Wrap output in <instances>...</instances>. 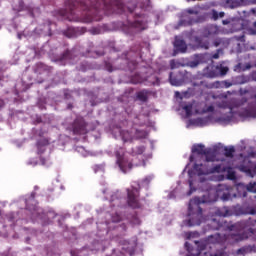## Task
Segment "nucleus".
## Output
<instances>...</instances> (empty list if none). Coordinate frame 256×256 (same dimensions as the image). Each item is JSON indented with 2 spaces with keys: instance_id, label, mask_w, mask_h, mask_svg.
<instances>
[{
  "instance_id": "obj_63",
  "label": "nucleus",
  "mask_w": 256,
  "mask_h": 256,
  "mask_svg": "<svg viewBox=\"0 0 256 256\" xmlns=\"http://www.w3.org/2000/svg\"><path fill=\"white\" fill-rule=\"evenodd\" d=\"M189 185H190V187L193 185V182L192 181H189Z\"/></svg>"
},
{
  "instance_id": "obj_2",
  "label": "nucleus",
  "mask_w": 256,
  "mask_h": 256,
  "mask_svg": "<svg viewBox=\"0 0 256 256\" xmlns=\"http://www.w3.org/2000/svg\"><path fill=\"white\" fill-rule=\"evenodd\" d=\"M200 201L198 198L190 200L188 205V220L184 221V225L187 227H195L203 223V209L200 206Z\"/></svg>"
},
{
  "instance_id": "obj_56",
  "label": "nucleus",
  "mask_w": 256,
  "mask_h": 256,
  "mask_svg": "<svg viewBox=\"0 0 256 256\" xmlns=\"http://www.w3.org/2000/svg\"><path fill=\"white\" fill-rule=\"evenodd\" d=\"M135 219V222L137 225H139L141 222L139 221V218H134Z\"/></svg>"
},
{
  "instance_id": "obj_23",
  "label": "nucleus",
  "mask_w": 256,
  "mask_h": 256,
  "mask_svg": "<svg viewBox=\"0 0 256 256\" xmlns=\"http://www.w3.org/2000/svg\"><path fill=\"white\" fill-rule=\"evenodd\" d=\"M169 82L174 86V87H179L181 85V80L176 79L173 76V72H170L169 74Z\"/></svg>"
},
{
  "instance_id": "obj_48",
  "label": "nucleus",
  "mask_w": 256,
  "mask_h": 256,
  "mask_svg": "<svg viewBox=\"0 0 256 256\" xmlns=\"http://www.w3.org/2000/svg\"><path fill=\"white\" fill-rule=\"evenodd\" d=\"M218 107L225 109V108H227V103L218 104Z\"/></svg>"
},
{
  "instance_id": "obj_21",
  "label": "nucleus",
  "mask_w": 256,
  "mask_h": 256,
  "mask_svg": "<svg viewBox=\"0 0 256 256\" xmlns=\"http://www.w3.org/2000/svg\"><path fill=\"white\" fill-rule=\"evenodd\" d=\"M195 245H197V255H201V251H205L207 249V242L205 241H195Z\"/></svg>"
},
{
  "instance_id": "obj_24",
  "label": "nucleus",
  "mask_w": 256,
  "mask_h": 256,
  "mask_svg": "<svg viewBox=\"0 0 256 256\" xmlns=\"http://www.w3.org/2000/svg\"><path fill=\"white\" fill-rule=\"evenodd\" d=\"M223 17H225V12H217L215 9L212 10V19L214 21H217L219 18L223 19Z\"/></svg>"
},
{
  "instance_id": "obj_31",
  "label": "nucleus",
  "mask_w": 256,
  "mask_h": 256,
  "mask_svg": "<svg viewBox=\"0 0 256 256\" xmlns=\"http://www.w3.org/2000/svg\"><path fill=\"white\" fill-rule=\"evenodd\" d=\"M225 43V40L222 38H216L213 42L214 47H219V45H223Z\"/></svg>"
},
{
  "instance_id": "obj_20",
  "label": "nucleus",
  "mask_w": 256,
  "mask_h": 256,
  "mask_svg": "<svg viewBox=\"0 0 256 256\" xmlns=\"http://www.w3.org/2000/svg\"><path fill=\"white\" fill-rule=\"evenodd\" d=\"M145 149L144 145L135 146L131 150V155H143L145 153Z\"/></svg>"
},
{
  "instance_id": "obj_59",
  "label": "nucleus",
  "mask_w": 256,
  "mask_h": 256,
  "mask_svg": "<svg viewBox=\"0 0 256 256\" xmlns=\"http://www.w3.org/2000/svg\"><path fill=\"white\" fill-rule=\"evenodd\" d=\"M69 109H73V104H68Z\"/></svg>"
},
{
  "instance_id": "obj_50",
  "label": "nucleus",
  "mask_w": 256,
  "mask_h": 256,
  "mask_svg": "<svg viewBox=\"0 0 256 256\" xmlns=\"http://www.w3.org/2000/svg\"><path fill=\"white\" fill-rule=\"evenodd\" d=\"M228 179H235V174L234 173L229 174Z\"/></svg>"
},
{
  "instance_id": "obj_30",
  "label": "nucleus",
  "mask_w": 256,
  "mask_h": 256,
  "mask_svg": "<svg viewBox=\"0 0 256 256\" xmlns=\"http://www.w3.org/2000/svg\"><path fill=\"white\" fill-rule=\"evenodd\" d=\"M227 73H229V67L227 66H221L220 67V75L222 77H224V75H226Z\"/></svg>"
},
{
  "instance_id": "obj_8",
  "label": "nucleus",
  "mask_w": 256,
  "mask_h": 256,
  "mask_svg": "<svg viewBox=\"0 0 256 256\" xmlns=\"http://www.w3.org/2000/svg\"><path fill=\"white\" fill-rule=\"evenodd\" d=\"M194 171L201 177V175H209V173H221V165H216L212 168H208L207 166H203V164H194Z\"/></svg>"
},
{
  "instance_id": "obj_18",
  "label": "nucleus",
  "mask_w": 256,
  "mask_h": 256,
  "mask_svg": "<svg viewBox=\"0 0 256 256\" xmlns=\"http://www.w3.org/2000/svg\"><path fill=\"white\" fill-rule=\"evenodd\" d=\"M70 133L72 136H77V137H73L72 139H74V141H79V139H81V135H86L87 130L85 129H72L70 130Z\"/></svg>"
},
{
  "instance_id": "obj_51",
  "label": "nucleus",
  "mask_w": 256,
  "mask_h": 256,
  "mask_svg": "<svg viewBox=\"0 0 256 256\" xmlns=\"http://www.w3.org/2000/svg\"><path fill=\"white\" fill-rule=\"evenodd\" d=\"M17 37H18L19 40H22V39H23V34L18 33V34H17Z\"/></svg>"
},
{
  "instance_id": "obj_43",
  "label": "nucleus",
  "mask_w": 256,
  "mask_h": 256,
  "mask_svg": "<svg viewBox=\"0 0 256 256\" xmlns=\"http://www.w3.org/2000/svg\"><path fill=\"white\" fill-rule=\"evenodd\" d=\"M249 232L252 233V235H254V239H255V241H256V231L253 230V228H250V229H249Z\"/></svg>"
},
{
  "instance_id": "obj_34",
  "label": "nucleus",
  "mask_w": 256,
  "mask_h": 256,
  "mask_svg": "<svg viewBox=\"0 0 256 256\" xmlns=\"http://www.w3.org/2000/svg\"><path fill=\"white\" fill-rule=\"evenodd\" d=\"M215 111V107L208 106L205 109L202 110V113H213Z\"/></svg>"
},
{
  "instance_id": "obj_58",
  "label": "nucleus",
  "mask_w": 256,
  "mask_h": 256,
  "mask_svg": "<svg viewBox=\"0 0 256 256\" xmlns=\"http://www.w3.org/2000/svg\"><path fill=\"white\" fill-rule=\"evenodd\" d=\"M96 55H97L98 57H101L102 55H105V54H104V53L96 52Z\"/></svg>"
},
{
  "instance_id": "obj_22",
  "label": "nucleus",
  "mask_w": 256,
  "mask_h": 256,
  "mask_svg": "<svg viewBox=\"0 0 256 256\" xmlns=\"http://www.w3.org/2000/svg\"><path fill=\"white\" fill-rule=\"evenodd\" d=\"M115 229H117L120 233V237H125V233H127V224L122 223L118 226L115 227Z\"/></svg>"
},
{
  "instance_id": "obj_27",
  "label": "nucleus",
  "mask_w": 256,
  "mask_h": 256,
  "mask_svg": "<svg viewBox=\"0 0 256 256\" xmlns=\"http://www.w3.org/2000/svg\"><path fill=\"white\" fill-rule=\"evenodd\" d=\"M183 109L185 110L186 117H191L193 115V104H188L183 106Z\"/></svg>"
},
{
  "instance_id": "obj_19",
  "label": "nucleus",
  "mask_w": 256,
  "mask_h": 256,
  "mask_svg": "<svg viewBox=\"0 0 256 256\" xmlns=\"http://www.w3.org/2000/svg\"><path fill=\"white\" fill-rule=\"evenodd\" d=\"M219 33V29L217 28V26H208L205 29L204 35L205 37H211V35H217Z\"/></svg>"
},
{
  "instance_id": "obj_54",
  "label": "nucleus",
  "mask_w": 256,
  "mask_h": 256,
  "mask_svg": "<svg viewBox=\"0 0 256 256\" xmlns=\"http://www.w3.org/2000/svg\"><path fill=\"white\" fill-rule=\"evenodd\" d=\"M222 23L223 25H229V20H223Z\"/></svg>"
},
{
  "instance_id": "obj_44",
  "label": "nucleus",
  "mask_w": 256,
  "mask_h": 256,
  "mask_svg": "<svg viewBox=\"0 0 256 256\" xmlns=\"http://www.w3.org/2000/svg\"><path fill=\"white\" fill-rule=\"evenodd\" d=\"M40 162H41V165H46L47 160L43 157H40Z\"/></svg>"
},
{
  "instance_id": "obj_42",
  "label": "nucleus",
  "mask_w": 256,
  "mask_h": 256,
  "mask_svg": "<svg viewBox=\"0 0 256 256\" xmlns=\"http://www.w3.org/2000/svg\"><path fill=\"white\" fill-rule=\"evenodd\" d=\"M76 151H78V153H85V148H83V146H78Z\"/></svg>"
},
{
  "instance_id": "obj_36",
  "label": "nucleus",
  "mask_w": 256,
  "mask_h": 256,
  "mask_svg": "<svg viewBox=\"0 0 256 256\" xmlns=\"http://www.w3.org/2000/svg\"><path fill=\"white\" fill-rule=\"evenodd\" d=\"M204 256H223V254H221V252H214V253L204 252Z\"/></svg>"
},
{
  "instance_id": "obj_41",
  "label": "nucleus",
  "mask_w": 256,
  "mask_h": 256,
  "mask_svg": "<svg viewBox=\"0 0 256 256\" xmlns=\"http://www.w3.org/2000/svg\"><path fill=\"white\" fill-rule=\"evenodd\" d=\"M208 77H211V78L217 77V72L214 71V70H211V71L208 73Z\"/></svg>"
},
{
  "instance_id": "obj_5",
  "label": "nucleus",
  "mask_w": 256,
  "mask_h": 256,
  "mask_svg": "<svg viewBox=\"0 0 256 256\" xmlns=\"http://www.w3.org/2000/svg\"><path fill=\"white\" fill-rule=\"evenodd\" d=\"M192 153H197V155H204L206 163L215 162L216 156L211 148H205L203 144H197L192 147Z\"/></svg>"
},
{
  "instance_id": "obj_29",
  "label": "nucleus",
  "mask_w": 256,
  "mask_h": 256,
  "mask_svg": "<svg viewBox=\"0 0 256 256\" xmlns=\"http://www.w3.org/2000/svg\"><path fill=\"white\" fill-rule=\"evenodd\" d=\"M111 221L112 223H121V221H123V218L121 217V215L116 213L111 216Z\"/></svg>"
},
{
  "instance_id": "obj_13",
  "label": "nucleus",
  "mask_w": 256,
  "mask_h": 256,
  "mask_svg": "<svg viewBox=\"0 0 256 256\" xmlns=\"http://www.w3.org/2000/svg\"><path fill=\"white\" fill-rule=\"evenodd\" d=\"M174 49L178 53H187V43H185V40L176 36L174 41Z\"/></svg>"
},
{
  "instance_id": "obj_6",
  "label": "nucleus",
  "mask_w": 256,
  "mask_h": 256,
  "mask_svg": "<svg viewBox=\"0 0 256 256\" xmlns=\"http://www.w3.org/2000/svg\"><path fill=\"white\" fill-rule=\"evenodd\" d=\"M245 83H249V76L241 75L236 77L235 82L229 80L216 81L214 85L217 89H229V87H233V85H245Z\"/></svg>"
},
{
  "instance_id": "obj_10",
  "label": "nucleus",
  "mask_w": 256,
  "mask_h": 256,
  "mask_svg": "<svg viewBox=\"0 0 256 256\" xmlns=\"http://www.w3.org/2000/svg\"><path fill=\"white\" fill-rule=\"evenodd\" d=\"M129 29H134V31H145L147 29V23L141 19V17L135 19L134 21L127 22Z\"/></svg>"
},
{
  "instance_id": "obj_9",
  "label": "nucleus",
  "mask_w": 256,
  "mask_h": 256,
  "mask_svg": "<svg viewBox=\"0 0 256 256\" xmlns=\"http://www.w3.org/2000/svg\"><path fill=\"white\" fill-rule=\"evenodd\" d=\"M111 134L114 135L115 139H117V134L120 135L122 141H124V143H128L133 141V139H135V134L133 129L127 130H121V129H116V130H110Z\"/></svg>"
},
{
  "instance_id": "obj_11",
  "label": "nucleus",
  "mask_w": 256,
  "mask_h": 256,
  "mask_svg": "<svg viewBox=\"0 0 256 256\" xmlns=\"http://www.w3.org/2000/svg\"><path fill=\"white\" fill-rule=\"evenodd\" d=\"M239 117L242 119H249V118H256V102L250 104L247 109L242 110L239 112Z\"/></svg>"
},
{
  "instance_id": "obj_47",
  "label": "nucleus",
  "mask_w": 256,
  "mask_h": 256,
  "mask_svg": "<svg viewBox=\"0 0 256 256\" xmlns=\"http://www.w3.org/2000/svg\"><path fill=\"white\" fill-rule=\"evenodd\" d=\"M187 13H189V15H195L196 12L193 9H188Z\"/></svg>"
},
{
  "instance_id": "obj_53",
  "label": "nucleus",
  "mask_w": 256,
  "mask_h": 256,
  "mask_svg": "<svg viewBox=\"0 0 256 256\" xmlns=\"http://www.w3.org/2000/svg\"><path fill=\"white\" fill-rule=\"evenodd\" d=\"M229 231H233L235 229V225H231L228 227Z\"/></svg>"
},
{
  "instance_id": "obj_17",
  "label": "nucleus",
  "mask_w": 256,
  "mask_h": 256,
  "mask_svg": "<svg viewBox=\"0 0 256 256\" xmlns=\"http://www.w3.org/2000/svg\"><path fill=\"white\" fill-rule=\"evenodd\" d=\"M65 37H68V39H74L75 37L79 36V29L69 27L66 31H64Z\"/></svg>"
},
{
  "instance_id": "obj_32",
  "label": "nucleus",
  "mask_w": 256,
  "mask_h": 256,
  "mask_svg": "<svg viewBox=\"0 0 256 256\" xmlns=\"http://www.w3.org/2000/svg\"><path fill=\"white\" fill-rule=\"evenodd\" d=\"M31 17H35V15H39L41 13V10L39 8H33L29 11Z\"/></svg>"
},
{
  "instance_id": "obj_33",
  "label": "nucleus",
  "mask_w": 256,
  "mask_h": 256,
  "mask_svg": "<svg viewBox=\"0 0 256 256\" xmlns=\"http://www.w3.org/2000/svg\"><path fill=\"white\" fill-rule=\"evenodd\" d=\"M211 225H215L213 228L214 229H220L221 228V222L217 221L216 218H213L211 220Z\"/></svg>"
},
{
  "instance_id": "obj_57",
  "label": "nucleus",
  "mask_w": 256,
  "mask_h": 256,
  "mask_svg": "<svg viewBox=\"0 0 256 256\" xmlns=\"http://www.w3.org/2000/svg\"><path fill=\"white\" fill-rule=\"evenodd\" d=\"M98 169H101L99 166H95L94 171L97 173Z\"/></svg>"
},
{
  "instance_id": "obj_62",
  "label": "nucleus",
  "mask_w": 256,
  "mask_h": 256,
  "mask_svg": "<svg viewBox=\"0 0 256 256\" xmlns=\"http://www.w3.org/2000/svg\"><path fill=\"white\" fill-rule=\"evenodd\" d=\"M192 193H193V191L190 190V191L187 193V195H191Z\"/></svg>"
},
{
  "instance_id": "obj_28",
  "label": "nucleus",
  "mask_w": 256,
  "mask_h": 256,
  "mask_svg": "<svg viewBox=\"0 0 256 256\" xmlns=\"http://www.w3.org/2000/svg\"><path fill=\"white\" fill-rule=\"evenodd\" d=\"M224 155L225 157H229L230 159H233V153H235V148L234 147H230V148H225L224 149Z\"/></svg>"
},
{
  "instance_id": "obj_40",
  "label": "nucleus",
  "mask_w": 256,
  "mask_h": 256,
  "mask_svg": "<svg viewBox=\"0 0 256 256\" xmlns=\"http://www.w3.org/2000/svg\"><path fill=\"white\" fill-rule=\"evenodd\" d=\"M249 81H256V71L252 72L250 78L248 77Z\"/></svg>"
},
{
  "instance_id": "obj_49",
  "label": "nucleus",
  "mask_w": 256,
  "mask_h": 256,
  "mask_svg": "<svg viewBox=\"0 0 256 256\" xmlns=\"http://www.w3.org/2000/svg\"><path fill=\"white\" fill-rule=\"evenodd\" d=\"M170 67H171V69H173L175 67V60L170 61Z\"/></svg>"
},
{
  "instance_id": "obj_15",
  "label": "nucleus",
  "mask_w": 256,
  "mask_h": 256,
  "mask_svg": "<svg viewBox=\"0 0 256 256\" xmlns=\"http://www.w3.org/2000/svg\"><path fill=\"white\" fill-rule=\"evenodd\" d=\"M87 127V122H85V118L78 116L73 123L72 129H85Z\"/></svg>"
},
{
  "instance_id": "obj_55",
  "label": "nucleus",
  "mask_w": 256,
  "mask_h": 256,
  "mask_svg": "<svg viewBox=\"0 0 256 256\" xmlns=\"http://www.w3.org/2000/svg\"><path fill=\"white\" fill-rule=\"evenodd\" d=\"M29 165H37V161H30Z\"/></svg>"
},
{
  "instance_id": "obj_7",
  "label": "nucleus",
  "mask_w": 256,
  "mask_h": 256,
  "mask_svg": "<svg viewBox=\"0 0 256 256\" xmlns=\"http://www.w3.org/2000/svg\"><path fill=\"white\" fill-rule=\"evenodd\" d=\"M127 203L132 209H141V202L139 201V188L132 186L127 189Z\"/></svg>"
},
{
  "instance_id": "obj_37",
  "label": "nucleus",
  "mask_w": 256,
  "mask_h": 256,
  "mask_svg": "<svg viewBox=\"0 0 256 256\" xmlns=\"http://www.w3.org/2000/svg\"><path fill=\"white\" fill-rule=\"evenodd\" d=\"M19 9L18 11H23V9H25V2H23V0H19Z\"/></svg>"
},
{
  "instance_id": "obj_16",
  "label": "nucleus",
  "mask_w": 256,
  "mask_h": 256,
  "mask_svg": "<svg viewBox=\"0 0 256 256\" xmlns=\"http://www.w3.org/2000/svg\"><path fill=\"white\" fill-rule=\"evenodd\" d=\"M134 139H147L149 137V132L143 129H133Z\"/></svg>"
},
{
  "instance_id": "obj_64",
  "label": "nucleus",
  "mask_w": 256,
  "mask_h": 256,
  "mask_svg": "<svg viewBox=\"0 0 256 256\" xmlns=\"http://www.w3.org/2000/svg\"><path fill=\"white\" fill-rule=\"evenodd\" d=\"M255 27H256V22L254 23Z\"/></svg>"
},
{
  "instance_id": "obj_39",
  "label": "nucleus",
  "mask_w": 256,
  "mask_h": 256,
  "mask_svg": "<svg viewBox=\"0 0 256 256\" xmlns=\"http://www.w3.org/2000/svg\"><path fill=\"white\" fill-rule=\"evenodd\" d=\"M105 67L109 73H113V66L110 63H106Z\"/></svg>"
},
{
  "instance_id": "obj_14",
  "label": "nucleus",
  "mask_w": 256,
  "mask_h": 256,
  "mask_svg": "<svg viewBox=\"0 0 256 256\" xmlns=\"http://www.w3.org/2000/svg\"><path fill=\"white\" fill-rule=\"evenodd\" d=\"M149 95H151V92L147 89H143L136 93V99L142 103H147V101H149Z\"/></svg>"
},
{
  "instance_id": "obj_1",
  "label": "nucleus",
  "mask_w": 256,
  "mask_h": 256,
  "mask_svg": "<svg viewBox=\"0 0 256 256\" xmlns=\"http://www.w3.org/2000/svg\"><path fill=\"white\" fill-rule=\"evenodd\" d=\"M65 7L58 10L60 17L76 23L79 21L93 23V21H101L105 14L125 11V4L121 0H96L95 4L91 0H66Z\"/></svg>"
},
{
  "instance_id": "obj_61",
  "label": "nucleus",
  "mask_w": 256,
  "mask_h": 256,
  "mask_svg": "<svg viewBox=\"0 0 256 256\" xmlns=\"http://www.w3.org/2000/svg\"><path fill=\"white\" fill-rule=\"evenodd\" d=\"M26 241H27V243H29V241H31V238H30V237H27V238H26Z\"/></svg>"
},
{
  "instance_id": "obj_35",
  "label": "nucleus",
  "mask_w": 256,
  "mask_h": 256,
  "mask_svg": "<svg viewBox=\"0 0 256 256\" xmlns=\"http://www.w3.org/2000/svg\"><path fill=\"white\" fill-rule=\"evenodd\" d=\"M223 53V50L218 49L214 54L211 55V59H219V55Z\"/></svg>"
},
{
  "instance_id": "obj_3",
  "label": "nucleus",
  "mask_w": 256,
  "mask_h": 256,
  "mask_svg": "<svg viewBox=\"0 0 256 256\" xmlns=\"http://www.w3.org/2000/svg\"><path fill=\"white\" fill-rule=\"evenodd\" d=\"M116 164L122 173H127V171H131L133 167H139V165L145 166V160H141L139 162H134L133 160H129L127 155H125V151L122 148L115 151Z\"/></svg>"
},
{
  "instance_id": "obj_26",
  "label": "nucleus",
  "mask_w": 256,
  "mask_h": 256,
  "mask_svg": "<svg viewBox=\"0 0 256 256\" xmlns=\"http://www.w3.org/2000/svg\"><path fill=\"white\" fill-rule=\"evenodd\" d=\"M223 123H231L233 121V110L230 109L229 114L223 116L222 118Z\"/></svg>"
},
{
  "instance_id": "obj_25",
  "label": "nucleus",
  "mask_w": 256,
  "mask_h": 256,
  "mask_svg": "<svg viewBox=\"0 0 256 256\" xmlns=\"http://www.w3.org/2000/svg\"><path fill=\"white\" fill-rule=\"evenodd\" d=\"M72 59V54L70 50H66L60 57V61H69Z\"/></svg>"
},
{
  "instance_id": "obj_60",
  "label": "nucleus",
  "mask_w": 256,
  "mask_h": 256,
  "mask_svg": "<svg viewBox=\"0 0 256 256\" xmlns=\"http://www.w3.org/2000/svg\"><path fill=\"white\" fill-rule=\"evenodd\" d=\"M1 71H2V68L0 67V73H1ZM3 80V76H0V81H2Z\"/></svg>"
},
{
  "instance_id": "obj_4",
  "label": "nucleus",
  "mask_w": 256,
  "mask_h": 256,
  "mask_svg": "<svg viewBox=\"0 0 256 256\" xmlns=\"http://www.w3.org/2000/svg\"><path fill=\"white\" fill-rule=\"evenodd\" d=\"M35 138L37 154L43 155V153L47 151V147L51 145V137H49V132H47L46 130H36Z\"/></svg>"
},
{
  "instance_id": "obj_45",
  "label": "nucleus",
  "mask_w": 256,
  "mask_h": 256,
  "mask_svg": "<svg viewBox=\"0 0 256 256\" xmlns=\"http://www.w3.org/2000/svg\"><path fill=\"white\" fill-rule=\"evenodd\" d=\"M37 67H38V69H46L47 68V66H45L44 64H37Z\"/></svg>"
},
{
  "instance_id": "obj_12",
  "label": "nucleus",
  "mask_w": 256,
  "mask_h": 256,
  "mask_svg": "<svg viewBox=\"0 0 256 256\" xmlns=\"http://www.w3.org/2000/svg\"><path fill=\"white\" fill-rule=\"evenodd\" d=\"M210 121L208 117L192 118L189 120V125L192 127H206V125H209Z\"/></svg>"
},
{
  "instance_id": "obj_38",
  "label": "nucleus",
  "mask_w": 256,
  "mask_h": 256,
  "mask_svg": "<svg viewBox=\"0 0 256 256\" xmlns=\"http://www.w3.org/2000/svg\"><path fill=\"white\" fill-rule=\"evenodd\" d=\"M46 25L48 28V35H49V37H51V35H53V32H51V25H53V23L47 22Z\"/></svg>"
},
{
  "instance_id": "obj_52",
  "label": "nucleus",
  "mask_w": 256,
  "mask_h": 256,
  "mask_svg": "<svg viewBox=\"0 0 256 256\" xmlns=\"http://www.w3.org/2000/svg\"><path fill=\"white\" fill-rule=\"evenodd\" d=\"M189 159H190V162H191V163H193V161H195V157H194L193 155H191V156L189 157Z\"/></svg>"
},
{
  "instance_id": "obj_46",
  "label": "nucleus",
  "mask_w": 256,
  "mask_h": 256,
  "mask_svg": "<svg viewBox=\"0 0 256 256\" xmlns=\"http://www.w3.org/2000/svg\"><path fill=\"white\" fill-rule=\"evenodd\" d=\"M3 107H5V101H3V99H0V110L3 109Z\"/></svg>"
}]
</instances>
